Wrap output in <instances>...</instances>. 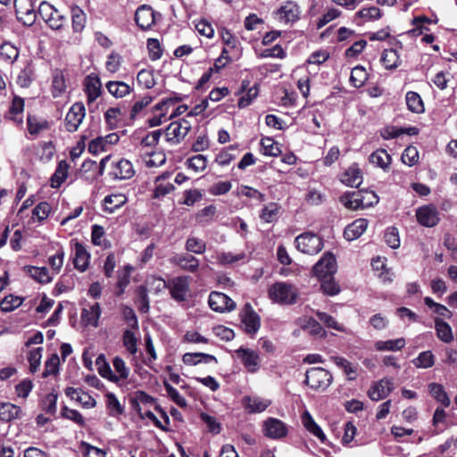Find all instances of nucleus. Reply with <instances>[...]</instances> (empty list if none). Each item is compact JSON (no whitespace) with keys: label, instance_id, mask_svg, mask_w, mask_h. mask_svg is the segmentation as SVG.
I'll return each instance as SVG.
<instances>
[{"label":"nucleus","instance_id":"nucleus-1","mask_svg":"<svg viewBox=\"0 0 457 457\" xmlns=\"http://www.w3.org/2000/svg\"><path fill=\"white\" fill-rule=\"evenodd\" d=\"M269 297L274 303L279 304H294L299 296L297 288L287 282H276L268 291Z\"/></svg>","mask_w":457,"mask_h":457},{"label":"nucleus","instance_id":"nucleus-2","mask_svg":"<svg viewBox=\"0 0 457 457\" xmlns=\"http://www.w3.org/2000/svg\"><path fill=\"white\" fill-rule=\"evenodd\" d=\"M157 288L165 287L170 290L171 297L177 302H184L189 293L190 278L188 276L175 277L168 281L157 279Z\"/></svg>","mask_w":457,"mask_h":457},{"label":"nucleus","instance_id":"nucleus-3","mask_svg":"<svg viewBox=\"0 0 457 457\" xmlns=\"http://www.w3.org/2000/svg\"><path fill=\"white\" fill-rule=\"evenodd\" d=\"M332 379V375L328 370L315 367L306 370L304 383L314 390L324 391L329 386Z\"/></svg>","mask_w":457,"mask_h":457},{"label":"nucleus","instance_id":"nucleus-4","mask_svg":"<svg viewBox=\"0 0 457 457\" xmlns=\"http://www.w3.org/2000/svg\"><path fill=\"white\" fill-rule=\"evenodd\" d=\"M296 248L306 254L313 255L323 248V240L314 233H303L295 239Z\"/></svg>","mask_w":457,"mask_h":457},{"label":"nucleus","instance_id":"nucleus-5","mask_svg":"<svg viewBox=\"0 0 457 457\" xmlns=\"http://www.w3.org/2000/svg\"><path fill=\"white\" fill-rule=\"evenodd\" d=\"M37 15L46 21L49 28L54 30L61 29L66 21L65 16L47 2H42L39 4Z\"/></svg>","mask_w":457,"mask_h":457},{"label":"nucleus","instance_id":"nucleus-6","mask_svg":"<svg viewBox=\"0 0 457 457\" xmlns=\"http://www.w3.org/2000/svg\"><path fill=\"white\" fill-rule=\"evenodd\" d=\"M191 129L190 122L181 119L171 122L165 129L166 141L171 145L179 144Z\"/></svg>","mask_w":457,"mask_h":457},{"label":"nucleus","instance_id":"nucleus-7","mask_svg":"<svg viewBox=\"0 0 457 457\" xmlns=\"http://www.w3.org/2000/svg\"><path fill=\"white\" fill-rule=\"evenodd\" d=\"M239 316L244 331L248 335H255L261 327V318L249 303L244 305Z\"/></svg>","mask_w":457,"mask_h":457},{"label":"nucleus","instance_id":"nucleus-8","mask_svg":"<svg viewBox=\"0 0 457 457\" xmlns=\"http://www.w3.org/2000/svg\"><path fill=\"white\" fill-rule=\"evenodd\" d=\"M337 272V262L333 253L327 252L312 268V273L319 279L333 276Z\"/></svg>","mask_w":457,"mask_h":457},{"label":"nucleus","instance_id":"nucleus-9","mask_svg":"<svg viewBox=\"0 0 457 457\" xmlns=\"http://www.w3.org/2000/svg\"><path fill=\"white\" fill-rule=\"evenodd\" d=\"M17 19L25 26H32L36 22L37 12H35L31 0H13Z\"/></svg>","mask_w":457,"mask_h":457},{"label":"nucleus","instance_id":"nucleus-10","mask_svg":"<svg viewBox=\"0 0 457 457\" xmlns=\"http://www.w3.org/2000/svg\"><path fill=\"white\" fill-rule=\"evenodd\" d=\"M263 434L270 439H282L288 433L287 425L277 418H268L263 421Z\"/></svg>","mask_w":457,"mask_h":457},{"label":"nucleus","instance_id":"nucleus-11","mask_svg":"<svg viewBox=\"0 0 457 457\" xmlns=\"http://www.w3.org/2000/svg\"><path fill=\"white\" fill-rule=\"evenodd\" d=\"M86 115L85 106L82 103L77 102L71 105L65 117V129L69 132L78 130Z\"/></svg>","mask_w":457,"mask_h":457},{"label":"nucleus","instance_id":"nucleus-12","mask_svg":"<svg viewBox=\"0 0 457 457\" xmlns=\"http://www.w3.org/2000/svg\"><path fill=\"white\" fill-rule=\"evenodd\" d=\"M161 14L153 10L150 5H140L135 12V21L143 30H147L155 23L156 17Z\"/></svg>","mask_w":457,"mask_h":457},{"label":"nucleus","instance_id":"nucleus-13","mask_svg":"<svg viewBox=\"0 0 457 457\" xmlns=\"http://www.w3.org/2000/svg\"><path fill=\"white\" fill-rule=\"evenodd\" d=\"M210 308L217 312H231L236 308V303L227 295L213 291L209 295Z\"/></svg>","mask_w":457,"mask_h":457},{"label":"nucleus","instance_id":"nucleus-14","mask_svg":"<svg viewBox=\"0 0 457 457\" xmlns=\"http://www.w3.org/2000/svg\"><path fill=\"white\" fill-rule=\"evenodd\" d=\"M135 175L132 163L127 159H120L112 163V169L109 176L114 180H123L131 179Z\"/></svg>","mask_w":457,"mask_h":457},{"label":"nucleus","instance_id":"nucleus-15","mask_svg":"<svg viewBox=\"0 0 457 457\" xmlns=\"http://www.w3.org/2000/svg\"><path fill=\"white\" fill-rule=\"evenodd\" d=\"M236 353L249 372L257 371L260 367V358L256 351L240 347L236 350Z\"/></svg>","mask_w":457,"mask_h":457},{"label":"nucleus","instance_id":"nucleus-16","mask_svg":"<svg viewBox=\"0 0 457 457\" xmlns=\"http://www.w3.org/2000/svg\"><path fill=\"white\" fill-rule=\"evenodd\" d=\"M271 401L256 395H246L242 399V405L248 413H260L264 411Z\"/></svg>","mask_w":457,"mask_h":457},{"label":"nucleus","instance_id":"nucleus-17","mask_svg":"<svg viewBox=\"0 0 457 457\" xmlns=\"http://www.w3.org/2000/svg\"><path fill=\"white\" fill-rule=\"evenodd\" d=\"M416 217L420 224L429 228L436 226L439 221L437 210L433 205L419 208Z\"/></svg>","mask_w":457,"mask_h":457},{"label":"nucleus","instance_id":"nucleus-18","mask_svg":"<svg viewBox=\"0 0 457 457\" xmlns=\"http://www.w3.org/2000/svg\"><path fill=\"white\" fill-rule=\"evenodd\" d=\"M299 7L292 1H287L276 12V17L278 21L285 23L295 22L299 19Z\"/></svg>","mask_w":457,"mask_h":457},{"label":"nucleus","instance_id":"nucleus-19","mask_svg":"<svg viewBox=\"0 0 457 457\" xmlns=\"http://www.w3.org/2000/svg\"><path fill=\"white\" fill-rule=\"evenodd\" d=\"M393 390V382L390 379L383 378L375 383L368 392L372 401H379L386 398Z\"/></svg>","mask_w":457,"mask_h":457},{"label":"nucleus","instance_id":"nucleus-20","mask_svg":"<svg viewBox=\"0 0 457 457\" xmlns=\"http://www.w3.org/2000/svg\"><path fill=\"white\" fill-rule=\"evenodd\" d=\"M128 201L127 196L121 193H115L106 195L102 201L103 212L112 214L122 207Z\"/></svg>","mask_w":457,"mask_h":457},{"label":"nucleus","instance_id":"nucleus-21","mask_svg":"<svg viewBox=\"0 0 457 457\" xmlns=\"http://www.w3.org/2000/svg\"><path fill=\"white\" fill-rule=\"evenodd\" d=\"M171 262L181 270L195 273L199 269V260L189 253L176 254L171 258Z\"/></svg>","mask_w":457,"mask_h":457},{"label":"nucleus","instance_id":"nucleus-22","mask_svg":"<svg viewBox=\"0 0 457 457\" xmlns=\"http://www.w3.org/2000/svg\"><path fill=\"white\" fill-rule=\"evenodd\" d=\"M369 221L367 219L360 218L347 225L344 230V237L348 241L359 238L367 229Z\"/></svg>","mask_w":457,"mask_h":457},{"label":"nucleus","instance_id":"nucleus-23","mask_svg":"<svg viewBox=\"0 0 457 457\" xmlns=\"http://www.w3.org/2000/svg\"><path fill=\"white\" fill-rule=\"evenodd\" d=\"M74 251V267L80 272H84L88 268L90 254L86 247L79 242H75Z\"/></svg>","mask_w":457,"mask_h":457},{"label":"nucleus","instance_id":"nucleus-24","mask_svg":"<svg viewBox=\"0 0 457 457\" xmlns=\"http://www.w3.org/2000/svg\"><path fill=\"white\" fill-rule=\"evenodd\" d=\"M71 28L75 34H81L87 24V14L78 5L71 7Z\"/></svg>","mask_w":457,"mask_h":457},{"label":"nucleus","instance_id":"nucleus-25","mask_svg":"<svg viewBox=\"0 0 457 457\" xmlns=\"http://www.w3.org/2000/svg\"><path fill=\"white\" fill-rule=\"evenodd\" d=\"M382 12L378 7H363L354 14V22L361 26L362 23L380 19Z\"/></svg>","mask_w":457,"mask_h":457},{"label":"nucleus","instance_id":"nucleus-26","mask_svg":"<svg viewBox=\"0 0 457 457\" xmlns=\"http://www.w3.org/2000/svg\"><path fill=\"white\" fill-rule=\"evenodd\" d=\"M341 181L347 187H358L362 183L361 171L357 164L350 166L342 175Z\"/></svg>","mask_w":457,"mask_h":457},{"label":"nucleus","instance_id":"nucleus-27","mask_svg":"<svg viewBox=\"0 0 457 457\" xmlns=\"http://www.w3.org/2000/svg\"><path fill=\"white\" fill-rule=\"evenodd\" d=\"M77 175L79 179L87 181L93 182L98 179L97 175V163L96 161L87 159L83 162L80 169L78 170Z\"/></svg>","mask_w":457,"mask_h":457},{"label":"nucleus","instance_id":"nucleus-28","mask_svg":"<svg viewBox=\"0 0 457 457\" xmlns=\"http://www.w3.org/2000/svg\"><path fill=\"white\" fill-rule=\"evenodd\" d=\"M363 199L361 198V192L358 191H347L339 197V202L349 210H359L362 209L361 204Z\"/></svg>","mask_w":457,"mask_h":457},{"label":"nucleus","instance_id":"nucleus-29","mask_svg":"<svg viewBox=\"0 0 457 457\" xmlns=\"http://www.w3.org/2000/svg\"><path fill=\"white\" fill-rule=\"evenodd\" d=\"M182 361L186 365L195 366L200 363H217L218 361L215 356L204 353H186L182 356Z\"/></svg>","mask_w":457,"mask_h":457},{"label":"nucleus","instance_id":"nucleus-30","mask_svg":"<svg viewBox=\"0 0 457 457\" xmlns=\"http://www.w3.org/2000/svg\"><path fill=\"white\" fill-rule=\"evenodd\" d=\"M302 423L307 431L319 438L321 443H325L327 439L326 435L321 428L315 422L309 411H305L303 413Z\"/></svg>","mask_w":457,"mask_h":457},{"label":"nucleus","instance_id":"nucleus-31","mask_svg":"<svg viewBox=\"0 0 457 457\" xmlns=\"http://www.w3.org/2000/svg\"><path fill=\"white\" fill-rule=\"evenodd\" d=\"M24 100L20 96H14L7 118L15 124L21 125L23 122Z\"/></svg>","mask_w":457,"mask_h":457},{"label":"nucleus","instance_id":"nucleus-32","mask_svg":"<svg viewBox=\"0 0 457 457\" xmlns=\"http://www.w3.org/2000/svg\"><path fill=\"white\" fill-rule=\"evenodd\" d=\"M85 87L88 104L100 96L102 89L98 77L87 76L85 79Z\"/></svg>","mask_w":457,"mask_h":457},{"label":"nucleus","instance_id":"nucleus-33","mask_svg":"<svg viewBox=\"0 0 457 457\" xmlns=\"http://www.w3.org/2000/svg\"><path fill=\"white\" fill-rule=\"evenodd\" d=\"M70 169V164L66 160H62L59 162L57 168L54 174L51 177V187L53 188H59L62 184L66 180L68 177V172Z\"/></svg>","mask_w":457,"mask_h":457},{"label":"nucleus","instance_id":"nucleus-34","mask_svg":"<svg viewBox=\"0 0 457 457\" xmlns=\"http://www.w3.org/2000/svg\"><path fill=\"white\" fill-rule=\"evenodd\" d=\"M369 161L374 166L386 170L392 162V157L385 149H378L370 155Z\"/></svg>","mask_w":457,"mask_h":457},{"label":"nucleus","instance_id":"nucleus-35","mask_svg":"<svg viewBox=\"0 0 457 457\" xmlns=\"http://www.w3.org/2000/svg\"><path fill=\"white\" fill-rule=\"evenodd\" d=\"M21 414V410L19 406L11 403H0V420L3 422H9L13 420L19 419Z\"/></svg>","mask_w":457,"mask_h":457},{"label":"nucleus","instance_id":"nucleus-36","mask_svg":"<svg viewBox=\"0 0 457 457\" xmlns=\"http://www.w3.org/2000/svg\"><path fill=\"white\" fill-rule=\"evenodd\" d=\"M101 315V307L98 303H96L89 306V309L84 308L81 312L82 321L86 325H91L93 327L98 326V320Z\"/></svg>","mask_w":457,"mask_h":457},{"label":"nucleus","instance_id":"nucleus-37","mask_svg":"<svg viewBox=\"0 0 457 457\" xmlns=\"http://www.w3.org/2000/svg\"><path fill=\"white\" fill-rule=\"evenodd\" d=\"M435 329L437 337L444 343L448 344L453 340V334L451 326L442 319H435Z\"/></svg>","mask_w":457,"mask_h":457},{"label":"nucleus","instance_id":"nucleus-38","mask_svg":"<svg viewBox=\"0 0 457 457\" xmlns=\"http://www.w3.org/2000/svg\"><path fill=\"white\" fill-rule=\"evenodd\" d=\"M96 365L97 371L104 378L109 379L112 382H118L119 377L113 374L110 364L106 361L104 354H99L96 360Z\"/></svg>","mask_w":457,"mask_h":457},{"label":"nucleus","instance_id":"nucleus-39","mask_svg":"<svg viewBox=\"0 0 457 457\" xmlns=\"http://www.w3.org/2000/svg\"><path fill=\"white\" fill-rule=\"evenodd\" d=\"M380 61L386 70H395L401 64L400 55L394 48L385 49Z\"/></svg>","mask_w":457,"mask_h":457},{"label":"nucleus","instance_id":"nucleus-40","mask_svg":"<svg viewBox=\"0 0 457 457\" xmlns=\"http://www.w3.org/2000/svg\"><path fill=\"white\" fill-rule=\"evenodd\" d=\"M406 342L403 337L386 341L379 340L375 343V348L377 351L396 352L402 350Z\"/></svg>","mask_w":457,"mask_h":457},{"label":"nucleus","instance_id":"nucleus-41","mask_svg":"<svg viewBox=\"0 0 457 457\" xmlns=\"http://www.w3.org/2000/svg\"><path fill=\"white\" fill-rule=\"evenodd\" d=\"M428 390L432 397L440 403L444 407H448L450 405V398L445 392V387L441 384L430 383L428 385Z\"/></svg>","mask_w":457,"mask_h":457},{"label":"nucleus","instance_id":"nucleus-42","mask_svg":"<svg viewBox=\"0 0 457 457\" xmlns=\"http://www.w3.org/2000/svg\"><path fill=\"white\" fill-rule=\"evenodd\" d=\"M405 101L408 109L415 113H422L425 110L423 101L420 96L413 91L406 93Z\"/></svg>","mask_w":457,"mask_h":457},{"label":"nucleus","instance_id":"nucleus-43","mask_svg":"<svg viewBox=\"0 0 457 457\" xmlns=\"http://www.w3.org/2000/svg\"><path fill=\"white\" fill-rule=\"evenodd\" d=\"M106 88L116 98H121L132 91V88L123 81H109Z\"/></svg>","mask_w":457,"mask_h":457},{"label":"nucleus","instance_id":"nucleus-44","mask_svg":"<svg viewBox=\"0 0 457 457\" xmlns=\"http://www.w3.org/2000/svg\"><path fill=\"white\" fill-rule=\"evenodd\" d=\"M28 272L31 278L41 284L50 283L53 279L46 267L29 266L28 267Z\"/></svg>","mask_w":457,"mask_h":457},{"label":"nucleus","instance_id":"nucleus-45","mask_svg":"<svg viewBox=\"0 0 457 457\" xmlns=\"http://www.w3.org/2000/svg\"><path fill=\"white\" fill-rule=\"evenodd\" d=\"M19 57L18 48L10 42H4L0 46V58L12 63Z\"/></svg>","mask_w":457,"mask_h":457},{"label":"nucleus","instance_id":"nucleus-46","mask_svg":"<svg viewBox=\"0 0 457 457\" xmlns=\"http://www.w3.org/2000/svg\"><path fill=\"white\" fill-rule=\"evenodd\" d=\"M413 365L418 369H428L435 364V355L431 351H424L412 360Z\"/></svg>","mask_w":457,"mask_h":457},{"label":"nucleus","instance_id":"nucleus-47","mask_svg":"<svg viewBox=\"0 0 457 457\" xmlns=\"http://www.w3.org/2000/svg\"><path fill=\"white\" fill-rule=\"evenodd\" d=\"M24 301V298L9 295H6L1 302H0V309L4 312H10L20 307Z\"/></svg>","mask_w":457,"mask_h":457},{"label":"nucleus","instance_id":"nucleus-48","mask_svg":"<svg viewBox=\"0 0 457 457\" xmlns=\"http://www.w3.org/2000/svg\"><path fill=\"white\" fill-rule=\"evenodd\" d=\"M66 89L64 75L60 71H55L53 74L52 93L54 97H58Z\"/></svg>","mask_w":457,"mask_h":457},{"label":"nucleus","instance_id":"nucleus-49","mask_svg":"<svg viewBox=\"0 0 457 457\" xmlns=\"http://www.w3.org/2000/svg\"><path fill=\"white\" fill-rule=\"evenodd\" d=\"M302 328L305 330H308L310 334L313 336L325 337L326 331L321 327L319 321L314 320L313 318H304L303 320Z\"/></svg>","mask_w":457,"mask_h":457},{"label":"nucleus","instance_id":"nucleus-50","mask_svg":"<svg viewBox=\"0 0 457 457\" xmlns=\"http://www.w3.org/2000/svg\"><path fill=\"white\" fill-rule=\"evenodd\" d=\"M368 79V73L362 66H356L351 71L350 82L351 84L359 88L362 87Z\"/></svg>","mask_w":457,"mask_h":457},{"label":"nucleus","instance_id":"nucleus-51","mask_svg":"<svg viewBox=\"0 0 457 457\" xmlns=\"http://www.w3.org/2000/svg\"><path fill=\"white\" fill-rule=\"evenodd\" d=\"M185 249L189 253L202 254L206 250V244L200 238L189 237L185 243Z\"/></svg>","mask_w":457,"mask_h":457},{"label":"nucleus","instance_id":"nucleus-52","mask_svg":"<svg viewBox=\"0 0 457 457\" xmlns=\"http://www.w3.org/2000/svg\"><path fill=\"white\" fill-rule=\"evenodd\" d=\"M260 144L262 149V154L264 155L278 156L281 153L278 144L275 142L271 137L262 138Z\"/></svg>","mask_w":457,"mask_h":457},{"label":"nucleus","instance_id":"nucleus-53","mask_svg":"<svg viewBox=\"0 0 457 457\" xmlns=\"http://www.w3.org/2000/svg\"><path fill=\"white\" fill-rule=\"evenodd\" d=\"M105 397L106 405L111 416H117L123 413L124 408L113 393H107Z\"/></svg>","mask_w":457,"mask_h":457},{"label":"nucleus","instance_id":"nucleus-54","mask_svg":"<svg viewBox=\"0 0 457 457\" xmlns=\"http://www.w3.org/2000/svg\"><path fill=\"white\" fill-rule=\"evenodd\" d=\"M60 359L57 353H53L46 361L45 369L42 373L43 378L58 373Z\"/></svg>","mask_w":457,"mask_h":457},{"label":"nucleus","instance_id":"nucleus-55","mask_svg":"<svg viewBox=\"0 0 457 457\" xmlns=\"http://www.w3.org/2000/svg\"><path fill=\"white\" fill-rule=\"evenodd\" d=\"M137 308L142 313H147L149 312V297L145 287L140 286L137 290Z\"/></svg>","mask_w":457,"mask_h":457},{"label":"nucleus","instance_id":"nucleus-56","mask_svg":"<svg viewBox=\"0 0 457 457\" xmlns=\"http://www.w3.org/2000/svg\"><path fill=\"white\" fill-rule=\"evenodd\" d=\"M27 126L29 134L37 135L41 130L48 128V122L46 120H38L35 116L28 115Z\"/></svg>","mask_w":457,"mask_h":457},{"label":"nucleus","instance_id":"nucleus-57","mask_svg":"<svg viewBox=\"0 0 457 457\" xmlns=\"http://www.w3.org/2000/svg\"><path fill=\"white\" fill-rule=\"evenodd\" d=\"M320 280L321 282L320 288L325 295H336L340 292V287L333 276Z\"/></svg>","mask_w":457,"mask_h":457},{"label":"nucleus","instance_id":"nucleus-58","mask_svg":"<svg viewBox=\"0 0 457 457\" xmlns=\"http://www.w3.org/2000/svg\"><path fill=\"white\" fill-rule=\"evenodd\" d=\"M385 242L388 246L396 249L400 246V238L398 229L395 227H389L384 234Z\"/></svg>","mask_w":457,"mask_h":457},{"label":"nucleus","instance_id":"nucleus-59","mask_svg":"<svg viewBox=\"0 0 457 457\" xmlns=\"http://www.w3.org/2000/svg\"><path fill=\"white\" fill-rule=\"evenodd\" d=\"M165 390L167 392L168 396L179 407L184 408L187 407V403L186 399L179 393V391L174 388L167 381L163 382Z\"/></svg>","mask_w":457,"mask_h":457},{"label":"nucleus","instance_id":"nucleus-60","mask_svg":"<svg viewBox=\"0 0 457 457\" xmlns=\"http://www.w3.org/2000/svg\"><path fill=\"white\" fill-rule=\"evenodd\" d=\"M278 204L270 203L262 208L260 218L265 222H272L278 215Z\"/></svg>","mask_w":457,"mask_h":457},{"label":"nucleus","instance_id":"nucleus-61","mask_svg":"<svg viewBox=\"0 0 457 457\" xmlns=\"http://www.w3.org/2000/svg\"><path fill=\"white\" fill-rule=\"evenodd\" d=\"M57 398L58 395L56 393L52 392L46 395L41 403L43 411L48 414H54L56 411Z\"/></svg>","mask_w":457,"mask_h":457},{"label":"nucleus","instance_id":"nucleus-62","mask_svg":"<svg viewBox=\"0 0 457 457\" xmlns=\"http://www.w3.org/2000/svg\"><path fill=\"white\" fill-rule=\"evenodd\" d=\"M122 342L124 346L126 347L127 351L131 353L135 354L137 351V339L135 337V334L129 330L126 329L122 336Z\"/></svg>","mask_w":457,"mask_h":457},{"label":"nucleus","instance_id":"nucleus-63","mask_svg":"<svg viewBox=\"0 0 457 457\" xmlns=\"http://www.w3.org/2000/svg\"><path fill=\"white\" fill-rule=\"evenodd\" d=\"M137 80L139 85L144 86L147 89L153 88L155 85L153 72L145 69L137 73Z\"/></svg>","mask_w":457,"mask_h":457},{"label":"nucleus","instance_id":"nucleus-64","mask_svg":"<svg viewBox=\"0 0 457 457\" xmlns=\"http://www.w3.org/2000/svg\"><path fill=\"white\" fill-rule=\"evenodd\" d=\"M187 163V167L195 172L203 171L207 166V157L203 154H197L189 158Z\"/></svg>","mask_w":457,"mask_h":457}]
</instances>
